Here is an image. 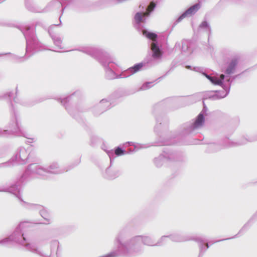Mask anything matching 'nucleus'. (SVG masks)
<instances>
[{
    "label": "nucleus",
    "mask_w": 257,
    "mask_h": 257,
    "mask_svg": "<svg viewBox=\"0 0 257 257\" xmlns=\"http://www.w3.org/2000/svg\"><path fill=\"white\" fill-rule=\"evenodd\" d=\"M58 26V25H51L49 28L48 33L53 41V43H54L59 49H63L62 46V38L55 31L56 27Z\"/></svg>",
    "instance_id": "6ab92c4d"
},
{
    "label": "nucleus",
    "mask_w": 257,
    "mask_h": 257,
    "mask_svg": "<svg viewBox=\"0 0 257 257\" xmlns=\"http://www.w3.org/2000/svg\"><path fill=\"white\" fill-rule=\"evenodd\" d=\"M169 238L175 242H183L187 240H194L199 245V254L198 257H203L206 250L209 248V242L203 237H191L181 233H175L168 235Z\"/></svg>",
    "instance_id": "f8f14e48"
},
{
    "label": "nucleus",
    "mask_w": 257,
    "mask_h": 257,
    "mask_svg": "<svg viewBox=\"0 0 257 257\" xmlns=\"http://www.w3.org/2000/svg\"><path fill=\"white\" fill-rule=\"evenodd\" d=\"M199 28L204 30L205 31L208 33L209 37L210 36L211 34V28L207 21H203L199 25Z\"/></svg>",
    "instance_id": "cd10ccee"
},
{
    "label": "nucleus",
    "mask_w": 257,
    "mask_h": 257,
    "mask_svg": "<svg viewBox=\"0 0 257 257\" xmlns=\"http://www.w3.org/2000/svg\"><path fill=\"white\" fill-rule=\"evenodd\" d=\"M238 61V59L235 57L233 58L230 61L227 62L226 69L223 70L224 74L226 75L233 74L235 72Z\"/></svg>",
    "instance_id": "412c9836"
},
{
    "label": "nucleus",
    "mask_w": 257,
    "mask_h": 257,
    "mask_svg": "<svg viewBox=\"0 0 257 257\" xmlns=\"http://www.w3.org/2000/svg\"><path fill=\"white\" fill-rule=\"evenodd\" d=\"M80 162V159H78L75 164L71 166L70 168H61L59 167L57 163H53L47 168L43 167L39 164H37V163H33L28 166L27 169H26L23 174L21 176L20 180L17 181L15 185L20 186L21 184H22L25 180L33 178L36 176L43 179H49L50 178L49 175L50 174H57L67 172L79 164Z\"/></svg>",
    "instance_id": "20e7f679"
},
{
    "label": "nucleus",
    "mask_w": 257,
    "mask_h": 257,
    "mask_svg": "<svg viewBox=\"0 0 257 257\" xmlns=\"http://www.w3.org/2000/svg\"><path fill=\"white\" fill-rule=\"evenodd\" d=\"M12 95H13L12 92H8V93L5 94L4 95H3V97H4V98L8 97V98H11Z\"/></svg>",
    "instance_id": "e433bc0d"
},
{
    "label": "nucleus",
    "mask_w": 257,
    "mask_h": 257,
    "mask_svg": "<svg viewBox=\"0 0 257 257\" xmlns=\"http://www.w3.org/2000/svg\"><path fill=\"white\" fill-rule=\"evenodd\" d=\"M17 88H16V96L14 98V102L15 103H19L21 105L26 106V107H30L34 105H35L36 103H38L37 101H31L29 100L28 99H19L17 97Z\"/></svg>",
    "instance_id": "5701e85b"
},
{
    "label": "nucleus",
    "mask_w": 257,
    "mask_h": 257,
    "mask_svg": "<svg viewBox=\"0 0 257 257\" xmlns=\"http://www.w3.org/2000/svg\"><path fill=\"white\" fill-rule=\"evenodd\" d=\"M186 68L187 69H189V70H192V67L191 66H186Z\"/></svg>",
    "instance_id": "a19ab883"
},
{
    "label": "nucleus",
    "mask_w": 257,
    "mask_h": 257,
    "mask_svg": "<svg viewBox=\"0 0 257 257\" xmlns=\"http://www.w3.org/2000/svg\"><path fill=\"white\" fill-rule=\"evenodd\" d=\"M77 92H76L66 97L59 98L57 99L58 101L62 104V105H64L70 115L73 116L76 119H77V117L75 113H77L78 110L76 108L71 109L70 105L71 104V100L75 96V95L77 94Z\"/></svg>",
    "instance_id": "dca6fc26"
},
{
    "label": "nucleus",
    "mask_w": 257,
    "mask_h": 257,
    "mask_svg": "<svg viewBox=\"0 0 257 257\" xmlns=\"http://www.w3.org/2000/svg\"><path fill=\"white\" fill-rule=\"evenodd\" d=\"M177 156L176 153L164 151L163 153L154 159V163L157 167H160L166 161H177Z\"/></svg>",
    "instance_id": "2eb2a0df"
},
{
    "label": "nucleus",
    "mask_w": 257,
    "mask_h": 257,
    "mask_svg": "<svg viewBox=\"0 0 257 257\" xmlns=\"http://www.w3.org/2000/svg\"><path fill=\"white\" fill-rule=\"evenodd\" d=\"M20 186L13 185L10 187H0V192H9L13 193L20 200L21 205L28 209L38 211L41 216L46 220V224L50 223L51 220L50 218V214L49 211L45 208L43 206L38 204L29 203L23 201L21 198V194L20 192Z\"/></svg>",
    "instance_id": "9d476101"
},
{
    "label": "nucleus",
    "mask_w": 257,
    "mask_h": 257,
    "mask_svg": "<svg viewBox=\"0 0 257 257\" xmlns=\"http://www.w3.org/2000/svg\"><path fill=\"white\" fill-rule=\"evenodd\" d=\"M12 109L13 111V117L12 118L9 124L8 125L7 130L0 128V136L7 137L10 135L23 137L31 140L29 143L33 142L34 139L29 137V135L26 133L22 128L20 123V115L19 113L15 110V107L12 101H11Z\"/></svg>",
    "instance_id": "6e6552de"
},
{
    "label": "nucleus",
    "mask_w": 257,
    "mask_h": 257,
    "mask_svg": "<svg viewBox=\"0 0 257 257\" xmlns=\"http://www.w3.org/2000/svg\"><path fill=\"white\" fill-rule=\"evenodd\" d=\"M39 244L40 246H38V247L40 248L44 252L50 253V255L48 256V257H50L51 256L52 252H53V251H54L56 248L57 250L59 248V241L57 240H53L51 241V244H50L51 250L50 251L49 250H44L43 249H42L41 246V242H39Z\"/></svg>",
    "instance_id": "a878e982"
},
{
    "label": "nucleus",
    "mask_w": 257,
    "mask_h": 257,
    "mask_svg": "<svg viewBox=\"0 0 257 257\" xmlns=\"http://www.w3.org/2000/svg\"><path fill=\"white\" fill-rule=\"evenodd\" d=\"M168 72H167L166 73V74L164 76H162V77H159L157 80H159V79H162V78H163L164 76H165L167 74Z\"/></svg>",
    "instance_id": "79ce46f5"
},
{
    "label": "nucleus",
    "mask_w": 257,
    "mask_h": 257,
    "mask_svg": "<svg viewBox=\"0 0 257 257\" xmlns=\"http://www.w3.org/2000/svg\"><path fill=\"white\" fill-rule=\"evenodd\" d=\"M191 42L187 40H183L182 42L181 52L182 54L191 53Z\"/></svg>",
    "instance_id": "bb28decb"
},
{
    "label": "nucleus",
    "mask_w": 257,
    "mask_h": 257,
    "mask_svg": "<svg viewBox=\"0 0 257 257\" xmlns=\"http://www.w3.org/2000/svg\"><path fill=\"white\" fill-rule=\"evenodd\" d=\"M201 8L200 3H196L188 9H186L183 13H182L179 17L177 18L175 21L173 27H175L178 23L182 21L186 18H188L194 15L197 11Z\"/></svg>",
    "instance_id": "f3484780"
},
{
    "label": "nucleus",
    "mask_w": 257,
    "mask_h": 257,
    "mask_svg": "<svg viewBox=\"0 0 257 257\" xmlns=\"http://www.w3.org/2000/svg\"><path fill=\"white\" fill-rule=\"evenodd\" d=\"M200 72H201L203 75L208 78L213 84L219 85L222 87L224 90L222 91H211L205 94V97L204 98V100L206 99H210L213 100H218L224 98L228 95L231 86V81L230 79L227 80L228 85H225L223 83L224 79V74H221L218 77L208 75L205 72H203L202 69H201V71H200Z\"/></svg>",
    "instance_id": "1a4fd4ad"
},
{
    "label": "nucleus",
    "mask_w": 257,
    "mask_h": 257,
    "mask_svg": "<svg viewBox=\"0 0 257 257\" xmlns=\"http://www.w3.org/2000/svg\"><path fill=\"white\" fill-rule=\"evenodd\" d=\"M206 110V106L204 104L202 112L197 116L195 120L186 122L182 125L181 131H180V136L185 137L197 133L198 130L201 128L204 124V117L203 113H205Z\"/></svg>",
    "instance_id": "9b49d317"
},
{
    "label": "nucleus",
    "mask_w": 257,
    "mask_h": 257,
    "mask_svg": "<svg viewBox=\"0 0 257 257\" xmlns=\"http://www.w3.org/2000/svg\"><path fill=\"white\" fill-rule=\"evenodd\" d=\"M26 40V53L23 57H20L11 53H0V56L10 55L13 61L15 62H22L28 60L35 52L45 49L44 45L41 43L37 35H35L34 28L32 26H22L20 28Z\"/></svg>",
    "instance_id": "39448f33"
},
{
    "label": "nucleus",
    "mask_w": 257,
    "mask_h": 257,
    "mask_svg": "<svg viewBox=\"0 0 257 257\" xmlns=\"http://www.w3.org/2000/svg\"><path fill=\"white\" fill-rule=\"evenodd\" d=\"M180 43H176L175 46V48L177 49V48H180Z\"/></svg>",
    "instance_id": "ea45409f"
},
{
    "label": "nucleus",
    "mask_w": 257,
    "mask_h": 257,
    "mask_svg": "<svg viewBox=\"0 0 257 257\" xmlns=\"http://www.w3.org/2000/svg\"><path fill=\"white\" fill-rule=\"evenodd\" d=\"M257 140V137H248L247 138H242L240 141L237 142H231L228 139L226 138L224 140L222 145L217 144H211L208 148V152H215L219 151L221 149L234 147V146H239L246 144L248 142H253Z\"/></svg>",
    "instance_id": "ddd939ff"
},
{
    "label": "nucleus",
    "mask_w": 257,
    "mask_h": 257,
    "mask_svg": "<svg viewBox=\"0 0 257 257\" xmlns=\"http://www.w3.org/2000/svg\"><path fill=\"white\" fill-rule=\"evenodd\" d=\"M163 104V102H161L158 104H157L154 106V112L155 113L156 111L159 109L161 106Z\"/></svg>",
    "instance_id": "c9c22d12"
},
{
    "label": "nucleus",
    "mask_w": 257,
    "mask_h": 257,
    "mask_svg": "<svg viewBox=\"0 0 257 257\" xmlns=\"http://www.w3.org/2000/svg\"><path fill=\"white\" fill-rule=\"evenodd\" d=\"M56 52H59L60 51H55Z\"/></svg>",
    "instance_id": "37998d69"
},
{
    "label": "nucleus",
    "mask_w": 257,
    "mask_h": 257,
    "mask_svg": "<svg viewBox=\"0 0 257 257\" xmlns=\"http://www.w3.org/2000/svg\"><path fill=\"white\" fill-rule=\"evenodd\" d=\"M157 124L155 127V131L159 134L160 131H166L168 129V119L165 116L156 117Z\"/></svg>",
    "instance_id": "aec40b11"
},
{
    "label": "nucleus",
    "mask_w": 257,
    "mask_h": 257,
    "mask_svg": "<svg viewBox=\"0 0 257 257\" xmlns=\"http://www.w3.org/2000/svg\"><path fill=\"white\" fill-rule=\"evenodd\" d=\"M121 172L119 170H112L110 167H108L105 170L104 177L107 179L112 180L119 176Z\"/></svg>",
    "instance_id": "b1692460"
},
{
    "label": "nucleus",
    "mask_w": 257,
    "mask_h": 257,
    "mask_svg": "<svg viewBox=\"0 0 257 257\" xmlns=\"http://www.w3.org/2000/svg\"><path fill=\"white\" fill-rule=\"evenodd\" d=\"M254 216H253L251 218H250L248 221L246 223L244 226H242V227L241 228V229L239 231L238 233L237 234L235 235V236L232 237H230V238H226V239H221V240H215V241H211L209 242V243L211 244H213L215 242H219V241H222V240H228V239H232V238H235V237H237V235L241 233H242L243 231H245L247 230V229L249 228V227L250 226V223L252 221V220L254 218Z\"/></svg>",
    "instance_id": "393cba45"
},
{
    "label": "nucleus",
    "mask_w": 257,
    "mask_h": 257,
    "mask_svg": "<svg viewBox=\"0 0 257 257\" xmlns=\"http://www.w3.org/2000/svg\"><path fill=\"white\" fill-rule=\"evenodd\" d=\"M181 101L184 102L183 105L187 104H192L195 102L193 96H187L181 99Z\"/></svg>",
    "instance_id": "7c9ffc66"
},
{
    "label": "nucleus",
    "mask_w": 257,
    "mask_h": 257,
    "mask_svg": "<svg viewBox=\"0 0 257 257\" xmlns=\"http://www.w3.org/2000/svg\"><path fill=\"white\" fill-rule=\"evenodd\" d=\"M238 75H236V76H233L231 79L230 78V77H228L227 76H224V84L225 85H226L227 86L228 85V81H227V80L228 79H230V80L231 81V83H232V81L234 79H235L237 77H238Z\"/></svg>",
    "instance_id": "f704fd0d"
},
{
    "label": "nucleus",
    "mask_w": 257,
    "mask_h": 257,
    "mask_svg": "<svg viewBox=\"0 0 257 257\" xmlns=\"http://www.w3.org/2000/svg\"><path fill=\"white\" fill-rule=\"evenodd\" d=\"M80 52L85 53L102 65L105 71V77L108 79H118V78H127L132 75L140 71L143 67L150 68L155 66L159 62V60L148 56L143 61L137 63L130 68L121 72L119 75H116L114 71L115 65L110 58L109 54L104 52L102 49L93 47H82L76 49Z\"/></svg>",
    "instance_id": "f257e3e1"
},
{
    "label": "nucleus",
    "mask_w": 257,
    "mask_h": 257,
    "mask_svg": "<svg viewBox=\"0 0 257 257\" xmlns=\"http://www.w3.org/2000/svg\"><path fill=\"white\" fill-rule=\"evenodd\" d=\"M106 151L107 155H108L109 157L110 163H112V159L115 157V156H119L127 154V152L123 150L120 147H116L114 150H111L108 151Z\"/></svg>",
    "instance_id": "4be33fe9"
},
{
    "label": "nucleus",
    "mask_w": 257,
    "mask_h": 257,
    "mask_svg": "<svg viewBox=\"0 0 257 257\" xmlns=\"http://www.w3.org/2000/svg\"><path fill=\"white\" fill-rule=\"evenodd\" d=\"M176 143V140H175V138L173 139L169 140H165L163 141H160L158 143H157V146H166V145H174Z\"/></svg>",
    "instance_id": "c756f323"
},
{
    "label": "nucleus",
    "mask_w": 257,
    "mask_h": 257,
    "mask_svg": "<svg viewBox=\"0 0 257 257\" xmlns=\"http://www.w3.org/2000/svg\"><path fill=\"white\" fill-rule=\"evenodd\" d=\"M168 238H169L168 235H164L161 236L160 239L156 242V246H161L167 242Z\"/></svg>",
    "instance_id": "2f4dec72"
},
{
    "label": "nucleus",
    "mask_w": 257,
    "mask_h": 257,
    "mask_svg": "<svg viewBox=\"0 0 257 257\" xmlns=\"http://www.w3.org/2000/svg\"><path fill=\"white\" fill-rule=\"evenodd\" d=\"M26 223L25 222L20 223L11 235L0 240V244L5 245L10 242H14L20 244L27 250L40 257H48L50 255L49 252L43 251L40 248L38 247L36 244L29 242L26 239L23 230Z\"/></svg>",
    "instance_id": "423d86ee"
},
{
    "label": "nucleus",
    "mask_w": 257,
    "mask_h": 257,
    "mask_svg": "<svg viewBox=\"0 0 257 257\" xmlns=\"http://www.w3.org/2000/svg\"><path fill=\"white\" fill-rule=\"evenodd\" d=\"M112 106L110 100L103 99L93 107V112L95 115H99L110 109Z\"/></svg>",
    "instance_id": "a211bd4d"
},
{
    "label": "nucleus",
    "mask_w": 257,
    "mask_h": 257,
    "mask_svg": "<svg viewBox=\"0 0 257 257\" xmlns=\"http://www.w3.org/2000/svg\"><path fill=\"white\" fill-rule=\"evenodd\" d=\"M30 156V150L21 147L10 161L0 164V168L11 166L16 164H25Z\"/></svg>",
    "instance_id": "4468645a"
},
{
    "label": "nucleus",
    "mask_w": 257,
    "mask_h": 257,
    "mask_svg": "<svg viewBox=\"0 0 257 257\" xmlns=\"http://www.w3.org/2000/svg\"><path fill=\"white\" fill-rule=\"evenodd\" d=\"M130 232L127 228L119 231L116 234L114 244L116 249L111 251L113 257H135L142 253L143 245L149 246H156L155 240L151 236L139 235L127 239Z\"/></svg>",
    "instance_id": "f03ea898"
},
{
    "label": "nucleus",
    "mask_w": 257,
    "mask_h": 257,
    "mask_svg": "<svg viewBox=\"0 0 257 257\" xmlns=\"http://www.w3.org/2000/svg\"><path fill=\"white\" fill-rule=\"evenodd\" d=\"M96 138H92L91 140V145L92 146H94L96 142Z\"/></svg>",
    "instance_id": "4c0bfd02"
},
{
    "label": "nucleus",
    "mask_w": 257,
    "mask_h": 257,
    "mask_svg": "<svg viewBox=\"0 0 257 257\" xmlns=\"http://www.w3.org/2000/svg\"><path fill=\"white\" fill-rule=\"evenodd\" d=\"M100 257H113L112 254H111V252H110L109 253H107L105 255H104L103 256H101Z\"/></svg>",
    "instance_id": "58836bf2"
},
{
    "label": "nucleus",
    "mask_w": 257,
    "mask_h": 257,
    "mask_svg": "<svg viewBox=\"0 0 257 257\" xmlns=\"http://www.w3.org/2000/svg\"><path fill=\"white\" fill-rule=\"evenodd\" d=\"M127 0H100L98 1L100 5H114L121 3Z\"/></svg>",
    "instance_id": "c85d7f7f"
},
{
    "label": "nucleus",
    "mask_w": 257,
    "mask_h": 257,
    "mask_svg": "<svg viewBox=\"0 0 257 257\" xmlns=\"http://www.w3.org/2000/svg\"><path fill=\"white\" fill-rule=\"evenodd\" d=\"M153 82H147L145 83H144L142 86L140 87V90H145L149 89L151 87L153 86Z\"/></svg>",
    "instance_id": "473e14b6"
},
{
    "label": "nucleus",
    "mask_w": 257,
    "mask_h": 257,
    "mask_svg": "<svg viewBox=\"0 0 257 257\" xmlns=\"http://www.w3.org/2000/svg\"><path fill=\"white\" fill-rule=\"evenodd\" d=\"M156 7V4L154 1H151L148 6L145 12L143 13L138 12L134 16V27L140 34L146 36L151 41V55L149 56L160 60L163 52L162 51L161 46L158 45L157 42V35L155 33L149 32L142 26V23L145 22L146 18L148 17Z\"/></svg>",
    "instance_id": "7ed1b4c3"
},
{
    "label": "nucleus",
    "mask_w": 257,
    "mask_h": 257,
    "mask_svg": "<svg viewBox=\"0 0 257 257\" xmlns=\"http://www.w3.org/2000/svg\"><path fill=\"white\" fill-rule=\"evenodd\" d=\"M128 144L131 146H134V150H138V149L141 148H145L147 147L145 145H142L138 143H134L132 142H128Z\"/></svg>",
    "instance_id": "72a5a7b5"
},
{
    "label": "nucleus",
    "mask_w": 257,
    "mask_h": 257,
    "mask_svg": "<svg viewBox=\"0 0 257 257\" xmlns=\"http://www.w3.org/2000/svg\"><path fill=\"white\" fill-rule=\"evenodd\" d=\"M5 1L0 0V3ZM83 1V0H52L47 5L45 8L42 9L35 4L33 0H25V5L27 10L34 13H45L49 11H59L61 9V14L59 17V20L61 22V17L67 6L72 5H78Z\"/></svg>",
    "instance_id": "0eeeda50"
}]
</instances>
